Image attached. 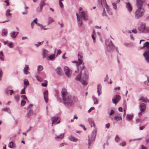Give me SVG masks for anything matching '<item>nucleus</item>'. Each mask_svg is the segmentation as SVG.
<instances>
[{
    "mask_svg": "<svg viewBox=\"0 0 149 149\" xmlns=\"http://www.w3.org/2000/svg\"><path fill=\"white\" fill-rule=\"evenodd\" d=\"M63 99L65 106L67 108L71 107L78 100L77 97L71 95H68Z\"/></svg>",
    "mask_w": 149,
    "mask_h": 149,
    "instance_id": "obj_1",
    "label": "nucleus"
},
{
    "mask_svg": "<svg viewBox=\"0 0 149 149\" xmlns=\"http://www.w3.org/2000/svg\"><path fill=\"white\" fill-rule=\"evenodd\" d=\"M136 2L138 8L136 10L135 17L136 19H138L143 16L145 13V10L144 8H142L143 3L141 0H137Z\"/></svg>",
    "mask_w": 149,
    "mask_h": 149,
    "instance_id": "obj_2",
    "label": "nucleus"
},
{
    "mask_svg": "<svg viewBox=\"0 0 149 149\" xmlns=\"http://www.w3.org/2000/svg\"><path fill=\"white\" fill-rule=\"evenodd\" d=\"M146 47L147 49L145 51L143 54L146 62L149 63V42H146L143 45V46L141 49Z\"/></svg>",
    "mask_w": 149,
    "mask_h": 149,
    "instance_id": "obj_3",
    "label": "nucleus"
},
{
    "mask_svg": "<svg viewBox=\"0 0 149 149\" xmlns=\"http://www.w3.org/2000/svg\"><path fill=\"white\" fill-rule=\"evenodd\" d=\"M97 129L95 128L93 131L91 136L88 137V145L89 146L95 139L97 132Z\"/></svg>",
    "mask_w": 149,
    "mask_h": 149,
    "instance_id": "obj_4",
    "label": "nucleus"
},
{
    "mask_svg": "<svg viewBox=\"0 0 149 149\" xmlns=\"http://www.w3.org/2000/svg\"><path fill=\"white\" fill-rule=\"evenodd\" d=\"M139 29L141 33H147L149 31V28H146V24L144 23L141 24Z\"/></svg>",
    "mask_w": 149,
    "mask_h": 149,
    "instance_id": "obj_5",
    "label": "nucleus"
},
{
    "mask_svg": "<svg viewBox=\"0 0 149 149\" xmlns=\"http://www.w3.org/2000/svg\"><path fill=\"white\" fill-rule=\"evenodd\" d=\"M101 4L103 7H104L106 8L108 13L110 15H112V13L110 11L109 6L107 4L106 0H103L102 1Z\"/></svg>",
    "mask_w": 149,
    "mask_h": 149,
    "instance_id": "obj_6",
    "label": "nucleus"
},
{
    "mask_svg": "<svg viewBox=\"0 0 149 149\" xmlns=\"http://www.w3.org/2000/svg\"><path fill=\"white\" fill-rule=\"evenodd\" d=\"M77 17V15L81 19H83L84 20H88V16L87 14L84 12L83 11L80 12L79 15L78 13H76Z\"/></svg>",
    "mask_w": 149,
    "mask_h": 149,
    "instance_id": "obj_7",
    "label": "nucleus"
},
{
    "mask_svg": "<svg viewBox=\"0 0 149 149\" xmlns=\"http://www.w3.org/2000/svg\"><path fill=\"white\" fill-rule=\"evenodd\" d=\"M64 71L65 74L68 77H70L71 76L72 71V70L68 67L65 66L64 68Z\"/></svg>",
    "mask_w": 149,
    "mask_h": 149,
    "instance_id": "obj_8",
    "label": "nucleus"
},
{
    "mask_svg": "<svg viewBox=\"0 0 149 149\" xmlns=\"http://www.w3.org/2000/svg\"><path fill=\"white\" fill-rule=\"evenodd\" d=\"M121 97L120 95H116L112 99L113 103L115 104L116 105L117 103L119 101Z\"/></svg>",
    "mask_w": 149,
    "mask_h": 149,
    "instance_id": "obj_9",
    "label": "nucleus"
},
{
    "mask_svg": "<svg viewBox=\"0 0 149 149\" xmlns=\"http://www.w3.org/2000/svg\"><path fill=\"white\" fill-rule=\"evenodd\" d=\"M106 45L107 48L108 49V47H109L111 49H113L114 47L113 43L111 41H109L108 40H107L106 42Z\"/></svg>",
    "mask_w": 149,
    "mask_h": 149,
    "instance_id": "obj_10",
    "label": "nucleus"
},
{
    "mask_svg": "<svg viewBox=\"0 0 149 149\" xmlns=\"http://www.w3.org/2000/svg\"><path fill=\"white\" fill-rule=\"evenodd\" d=\"M78 60L79 64H81L83 62V54L81 52H79L78 54Z\"/></svg>",
    "mask_w": 149,
    "mask_h": 149,
    "instance_id": "obj_11",
    "label": "nucleus"
},
{
    "mask_svg": "<svg viewBox=\"0 0 149 149\" xmlns=\"http://www.w3.org/2000/svg\"><path fill=\"white\" fill-rule=\"evenodd\" d=\"M52 125H56L60 123V119L59 118L54 117L52 119Z\"/></svg>",
    "mask_w": 149,
    "mask_h": 149,
    "instance_id": "obj_12",
    "label": "nucleus"
},
{
    "mask_svg": "<svg viewBox=\"0 0 149 149\" xmlns=\"http://www.w3.org/2000/svg\"><path fill=\"white\" fill-rule=\"evenodd\" d=\"M139 107L141 112H143L145 111L146 109V104L144 103H142L140 104Z\"/></svg>",
    "mask_w": 149,
    "mask_h": 149,
    "instance_id": "obj_13",
    "label": "nucleus"
},
{
    "mask_svg": "<svg viewBox=\"0 0 149 149\" xmlns=\"http://www.w3.org/2000/svg\"><path fill=\"white\" fill-rule=\"evenodd\" d=\"M44 99L46 103L48 102V92L47 90H46L43 93Z\"/></svg>",
    "mask_w": 149,
    "mask_h": 149,
    "instance_id": "obj_14",
    "label": "nucleus"
},
{
    "mask_svg": "<svg viewBox=\"0 0 149 149\" xmlns=\"http://www.w3.org/2000/svg\"><path fill=\"white\" fill-rule=\"evenodd\" d=\"M45 0H42L40 4V8L38 9V11L41 12L42 9V7L45 5Z\"/></svg>",
    "mask_w": 149,
    "mask_h": 149,
    "instance_id": "obj_15",
    "label": "nucleus"
},
{
    "mask_svg": "<svg viewBox=\"0 0 149 149\" xmlns=\"http://www.w3.org/2000/svg\"><path fill=\"white\" fill-rule=\"evenodd\" d=\"M61 93L63 99L66 97L68 95V93L66 90L65 88H63L62 89Z\"/></svg>",
    "mask_w": 149,
    "mask_h": 149,
    "instance_id": "obj_16",
    "label": "nucleus"
},
{
    "mask_svg": "<svg viewBox=\"0 0 149 149\" xmlns=\"http://www.w3.org/2000/svg\"><path fill=\"white\" fill-rule=\"evenodd\" d=\"M126 7L129 12H131L132 10V7L131 4L129 2L126 3Z\"/></svg>",
    "mask_w": 149,
    "mask_h": 149,
    "instance_id": "obj_17",
    "label": "nucleus"
},
{
    "mask_svg": "<svg viewBox=\"0 0 149 149\" xmlns=\"http://www.w3.org/2000/svg\"><path fill=\"white\" fill-rule=\"evenodd\" d=\"M18 33L19 32H16L15 31H13L11 32L10 33V35L11 37L13 38H16Z\"/></svg>",
    "mask_w": 149,
    "mask_h": 149,
    "instance_id": "obj_18",
    "label": "nucleus"
},
{
    "mask_svg": "<svg viewBox=\"0 0 149 149\" xmlns=\"http://www.w3.org/2000/svg\"><path fill=\"white\" fill-rule=\"evenodd\" d=\"M88 122L89 124L91 125V127H92V125H93V127H95V123L94 121L91 118H89L88 119Z\"/></svg>",
    "mask_w": 149,
    "mask_h": 149,
    "instance_id": "obj_19",
    "label": "nucleus"
},
{
    "mask_svg": "<svg viewBox=\"0 0 149 149\" xmlns=\"http://www.w3.org/2000/svg\"><path fill=\"white\" fill-rule=\"evenodd\" d=\"M77 19L78 26H81L82 24V19H81V18L77 15Z\"/></svg>",
    "mask_w": 149,
    "mask_h": 149,
    "instance_id": "obj_20",
    "label": "nucleus"
},
{
    "mask_svg": "<svg viewBox=\"0 0 149 149\" xmlns=\"http://www.w3.org/2000/svg\"><path fill=\"white\" fill-rule=\"evenodd\" d=\"M29 69V68L28 65H25V67L24 68V73L26 74H28L29 73V72L27 71Z\"/></svg>",
    "mask_w": 149,
    "mask_h": 149,
    "instance_id": "obj_21",
    "label": "nucleus"
},
{
    "mask_svg": "<svg viewBox=\"0 0 149 149\" xmlns=\"http://www.w3.org/2000/svg\"><path fill=\"white\" fill-rule=\"evenodd\" d=\"M68 138L70 140L75 142H77L78 140V139L72 136H70L68 137Z\"/></svg>",
    "mask_w": 149,
    "mask_h": 149,
    "instance_id": "obj_22",
    "label": "nucleus"
},
{
    "mask_svg": "<svg viewBox=\"0 0 149 149\" xmlns=\"http://www.w3.org/2000/svg\"><path fill=\"white\" fill-rule=\"evenodd\" d=\"M102 90V86L100 84H98L97 86V91L98 93V96H99L101 94V92Z\"/></svg>",
    "mask_w": 149,
    "mask_h": 149,
    "instance_id": "obj_23",
    "label": "nucleus"
},
{
    "mask_svg": "<svg viewBox=\"0 0 149 149\" xmlns=\"http://www.w3.org/2000/svg\"><path fill=\"white\" fill-rule=\"evenodd\" d=\"M48 53V52L47 50L44 49L43 50L42 55L43 58L47 57Z\"/></svg>",
    "mask_w": 149,
    "mask_h": 149,
    "instance_id": "obj_24",
    "label": "nucleus"
},
{
    "mask_svg": "<svg viewBox=\"0 0 149 149\" xmlns=\"http://www.w3.org/2000/svg\"><path fill=\"white\" fill-rule=\"evenodd\" d=\"M56 73L59 75H61L62 74L61 72L62 69L59 67H58L55 70Z\"/></svg>",
    "mask_w": 149,
    "mask_h": 149,
    "instance_id": "obj_25",
    "label": "nucleus"
},
{
    "mask_svg": "<svg viewBox=\"0 0 149 149\" xmlns=\"http://www.w3.org/2000/svg\"><path fill=\"white\" fill-rule=\"evenodd\" d=\"M133 116L132 114H127L126 116V119L127 120L131 121L132 119Z\"/></svg>",
    "mask_w": 149,
    "mask_h": 149,
    "instance_id": "obj_26",
    "label": "nucleus"
},
{
    "mask_svg": "<svg viewBox=\"0 0 149 149\" xmlns=\"http://www.w3.org/2000/svg\"><path fill=\"white\" fill-rule=\"evenodd\" d=\"M2 111H3L7 112L9 114H11V111L9 107H5L2 109Z\"/></svg>",
    "mask_w": 149,
    "mask_h": 149,
    "instance_id": "obj_27",
    "label": "nucleus"
},
{
    "mask_svg": "<svg viewBox=\"0 0 149 149\" xmlns=\"http://www.w3.org/2000/svg\"><path fill=\"white\" fill-rule=\"evenodd\" d=\"M10 11L9 9H7L6 12V16L7 17H10L12 14L10 13Z\"/></svg>",
    "mask_w": 149,
    "mask_h": 149,
    "instance_id": "obj_28",
    "label": "nucleus"
},
{
    "mask_svg": "<svg viewBox=\"0 0 149 149\" xmlns=\"http://www.w3.org/2000/svg\"><path fill=\"white\" fill-rule=\"evenodd\" d=\"M7 30L6 29H4L2 30L1 35L2 36H5L7 35Z\"/></svg>",
    "mask_w": 149,
    "mask_h": 149,
    "instance_id": "obj_29",
    "label": "nucleus"
},
{
    "mask_svg": "<svg viewBox=\"0 0 149 149\" xmlns=\"http://www.w3.org/2000/svg\"><path fill=\"white\" fill-rule=\"evenodd\" d=\"M75 79L76 80H77L81 82V73H80L76 77Z\"/></svg>",
    "mask_w": 149,
    "mask_h": 149,
    "instance_id": "obj_30",
    "label": "nucleus"
},
{
    "mask_svg": "<svg viewBox=\"0 0 149 149\" xmlns=\"http://www.w3.org/2000/svg\"><path fill=\"white\" fill-rule=\"evenodd\" d=\"M114 119L116 121H118L121 120L122 118L120 116H116L114 117Z\"/></svg>",
    "mask_w": 149,
    "mask_h": 149,
    "instance_id": "obj_31",
    "label": "nucleus"
},
{
    "mask_svg": "<svg viewBox=\"0 0 149 149\" xmlns=\"http://www.w3.org/2000/svg\"><path fill=\"white\" fill-rule=\"evenodd\" d=\"M7 45L10 48H13L14 46V44L12 42H9Z\"/></svg>",
    "mask_w": 149,
    "mask_h": 149,
    "instance_id": "obj_32",
    "label": "nucleus"
},
{
    "mask_svg": "<svg viewBox=\"0 0 149 149\" xmlns=\"http://www.w3.org/2000/svg\"><path fill=\"white\" fill-rule=\"evenodd\" d=\"M8 147L10 148H14V144L13 142H10L8 144Z\"/></svg>",
    "mask_w": 149,
    "mask_h": 149,
    "instance_id": "obj_33",
    "label": "nucleus"
},
{
    "mask_svg": "<svg viewBox=\"0 0 149 149\" xmlns=\"http://www.w3.org/2000/svg\"><path fill=\"white\" fill-rule=\"evenodd\" d=\"M48 24H50L51 23L53 22L54 21V20L51 17H49L48 18Z\"/></svg>",
    "mask_w": 149,
    "mask_h": 149,
    "instance_id": "obj_34",
    "label": "nucleus"
},
{
    "mask_svg": "<svg viewBox=\"0 0 149 149\" xmlns=\"http://www.w3.org/2000/svg\"><path fill=\"white\" fill-rule=\"evenodd\" d=\"M55 54H52L49 57V59L51 60H53L55 59Z\"/></svg>",
    "mask_w": 149,
    "mask_h": 149,
    "instance_id": "obj_35",
    "label": "nucleus"
},
{
    "mask_svg": "<svg viewBox=\"0 0 149 149\" xmlns=\"http://www.w3.org/2000/svg\"><path fill=\"white\" fill-rule=\"evenodd\" d=\"M42 86L43 87H46L47 85V81L46 80H45L43 83L41 84Z\"/></svg>",
    "mask_w": 149,
    "mask_h": 149,
    "instance_id": "obj_36",
    "label": "nucleus"
},
{
    "mask_svg": "<svg viewBox=\"0 0 149 149\" xmlns=\"http://www.w3.org/2000/svg\"><path fill=\"white\" fill-rule=\"evenodd\" d=\"M93 100L94 104H97L98 103V100L97 98L94 96L93 97Z\"/></svg>",
    "mask_w": 149,
    "mask_h": 149,
    "instance_id": "obj_37",
    "label": "nucleus"
},
{
    "mask_svg": "<svg viewBox=\"0 0 149 149\" xmlns=\"http://www.w3.org/2000/svg\"><path fill=\"white\" fill-rule=\"evenodd\" d=\"M43 42H44V41H42L41 42H38L35 45V46L36 47H38L39 46H40V45H42L43 44Z\"/></svg>",
    "mask_w": 149,
    "mask_h": 149,
    "instance_id": "obj_38",
    "label": "nucleus"
},
{
    "mask_svg": "<svg viewBox=\"0 0 149 149\" xmlns=\"http://www.w3.org/2000/svg\"><path fill=\"white\" fill-rule=\"evenodd\" d=\"M0 59L2 61L4 60L3 54L1 51L0 52Z\"/></svg>",
    "mask_w": 149,
    "mask_h": 149,
    "instance_id": "obj_39",
    "label": "nucleus"
},
{
    "mask_svg": "<svg viewBox=\"0 0 149 149\" xmlns=\"http://www.w3.org/2000/svg\"><path fill=\"white\" fill-rule=\"evenodd\" d=\"M24 83L25 86H28L29 85V83L28 81L26 79H25L24 80Z\"/></svg>",
    "mask_w": 149,
    "mask_h": 149,
    "instance_id": "obj_40",
    "label": "nucleus"
},
{
    "mask_svg": "<svg viewBox=\"0 0 149 149\" xmlns=\"http://www.w3.org/2000/svg\"><path fill=\"white\" fill-rule=\"evenodd\" d=\"M25 5V11L24 12H22V14L23 15H26L28 13V11L27 10V9L28 8V7L26 6L25 4H24Z\"/></svg>",
    "mask_w": 149,
    "mask_h": 149,
    "instance_id": "obj_41",
    "label": "nucleus"
},
{
    "mask_svg": "<svg viewBox=\"0 0 149 149\" xmlns=\"http://www.w3.org/2000/svg\"><path fill=\"white\" fill-rule=\"evenodd\" d=\"M64 134H61L58 136H56L55 137V139H62L63 137Z\"/></svg>",
    "mask_w": 149,
    "mask_h": 149,
    "instance_id": "obj_42",
    "label": "nucleus"
},
{
    "mask_svg": "<svg viewBox=\"0 0 149 149\" xmlns=\"http://www.w3.org/2000/svg\"><path fill=\"white\" fill-rule=\"evenodd\" d=\"M43 69V67L41 65H39L38 66L37 70L38 71H41Z\"/></svg>",
    "mask_w": 149,
    "mask_h": 149,
    "instance_id": "obj_43",
    "label": "nucleus"
},
{
    "mask_svg": "<svg viewBox=\"0 0 149 149\" xmlns=\"http://www.w3.org/2000/svg\"><path fill=\"white\" fill-rule=\"evenodd\" d=\"M148 99L144 97H142L140 98V100H141L142 102H146L148 100Z\"/></svg>",
    "mask_w": 149,
    "mask_h": 149,
    "instance_id": "obj_44",
    "label": "nucleus"
},
{
    "mask_svg": "<svg viewBox=\"0 0 149 149\" xmlns=\"http://www.w3.org/2000/svg\"><path fill=\"white\" fill-rule=\"evenodd\" d=\"M115 141L117 142H118L120 140V138L118 135H116L115 137Z\"/></svg>",
    "mask_w": 149,
    "mask_h": 149,
    "instance_id": "obj_45",
    "label": "nucleus"
},
{
    "mask_svg": "<svg viewBox=\"0 0 149 149\" xmlns=\"http://www.w3.org/2000/svg\"><path fill=\"white\" fill-rule=\"evenodd\" d=\"M26 103V101L23 100H22L21 103V106L23 107L24 106Z\"/></svg>",
    "mask_w": 149,
    "mask_h": 149,
    "instance_id": "obj_46",
    "label": "nucleus"
},
{
    "mask_svg": "<svg viewBox=\"0 0 149 149\" xmlns=\"http://www.w3.org/2000/svg\"><path fill=\"white\" fill-rule=\"evenodd\" d=\"M102 15L103 16H107V15L106 14L105 10L104 8H103V13H102Z\"/></svg>",
    "mask_w": 149,
    "mask_h": 149,
    "instance_id": "obj_47",
    "label": "nucleus"
},
{
    "mask_svg": "<svg viewBox=\"0 0 149 149\" xmlns=\"http://www.w3.org/2000/svg\"><path fill=\"white\" fill-rule=\"evenodd\" d=\"M144 83L145 85L149 86V78L147 80L145 81Z\"/></svg>",
    "mask_w": 149,
    "mask_h": 149,
    "instance_id": "obj_48",
    "label": "nucleus"
},
{
    "mask_svg": "<svg viewBox=\"0 0 149 149\" xmlns=\"http://www.w3.org/2000/svg\"><path fill=\"white\" fill-rule=\"evenodd\" d=\"M33 112L32 110H30L27 113V115L29 117L31 115H32L33 114Z\"/></svg>",
    "mask_w": 149,
    "mask_h": 149,
    "instance_id": "obj_49",
    "label": "nucleus"
},
{
    "mask_svg": "<svg viewBox=\"0 0 149 149\" xmlns=\"http://www.w3.org/2000/svg\"><path fill=\"white\" fill-rule=\"evenodd\" d=\"M81 82L82 83V84L83 85H84V86L86 85L87 84V83L86 81L85 80H83V81H82L81 80Z\"/></svg>",
    "mask_w": 149,
    "mask_h": 149,
    "instance_id": "obj_50",
    "label": "nucleus"
},
{
    "mask_svg": "<svg viewBox=\"0 0 149 149\" xmlns=\"http://www.w3.org/2000/svg\"><path fill=\"white\" fill-rule=\"evenodd\" d=\"M112 5L113 6V8L114 9L116 10L117 8V5H116V3H113Z\"/></svg>",
    "mask_w": 149,
    "mask_h": 149,
    "instance_id": "obj_51",
    "label": "nucleus"
},
{
    "mask_svg": "<svg viewBox=\"0 0 149 149\" xmlns=\"http://www.w3.org/2000/svg\"><path fill=\"white\" fill-rule=\"evenodd\" d=\"M119 145L123 146H125L126 145V143L125 141H123L119 144Z\"/></svg>",
    "mask_w": 149,
    "mask_h": 149,
    "instance_id": "obj_52",
    "label": "nucleus"
},
{
    "mask_svg": "<svg viewBox=\"0 0 149 149\" xmlns=\"http://www.w3.org/2000/svg\"><path fill=\"white\" fill-rule=\"evenodd\" d=\"M73 63H77V68H78V70H79V66L81 64H79V62L78 63V62L77 61H74L73 62Z\"/></svg>",
    "mask_w": 149,
    "mask_h": 149,
    "instance_id": "obj_53",
    "label": "nucleus"
},
{
    "mask_svg": "<svg viewBox=\"0 0 149 149\" xmlns=\"http://www.w3.org/2000/svg\"><path fill=\"white\" fill-rule=\"evenodd\" d=\"M88 74L87 73H86L85 74V75L84 77V78L86 79H88Z\"/></svg>",
    "mask_w": 149,
    "mask_h": 149,
    "instance_id": "obj_54",
    "label": "nucleus"
},
{
    "mask_svg": "<svg viewBox=\"0 0 149 149\" xmlns=\"http://www.w3.org/2000/svg\"><path fill=\"white\" fill-rule=\"evenodd\" d=\"M15 99L16 100H18L19 99V96L18 95H15L14 96Z\"/></svg>",
    "mask_w": 149,
    "mask_h": 149,
    "instance_id": "obj_55",
    "label": "nucleus"
},
{
    "mask_svg": "<svg viewBox=\"0 0 149 149\" xmlns=\"http://www.w3.org/2000/svg\"><path fill=\"white\" fill-rule=\"evenodd\" d=\"M92 37L93 39V42L95 43V42L96 40L95 36L93 34H92Z\"/></svg>",
    "mask_w": 149,
    "mask_h": 149,
    "instance_id": "obj_56",
    "label": "nucleus"
},
{
    "mask_svg": "<svg viewBox=\"0 0 149 149\" xmlns=\"http://www.w3.org/2000/svg\"><path fill=\"white\" fill-rule=\"evenodd\" d=\"M67 144L65 143H62L59 144V147H61L65 145H66Z\"/></svg>",
    "mask_w": 149,
    "mask_h": 149,
    "instance_id": "obj_57",
    "label": "nucleus"
},
{
    "mask_svg": "<svg viewBox=\"0 0 149 149\" xmlns=\"http://www.w3.org/2000/svg\"><path fill=\"white\" fill-rule=\"evenodd\" d=\"M4 2L6 3V5L7 6H8L10 4L8 2V0H5Z\"/></svg>",
    "mask_w": 149,
    "mask_h": 149,
    "instance_id": "obj_58",
    "label": "nucleus"
},
{
    "mask_svg": "<svg viewBox=\"0 0 149 149\" xmlns=\"http://www.w3.org/2000/svg\"><path fill=\"white\" fill-rule=\"evenodd\" d=\"M109 79V77L108 75H107L105 78L104 80L105 82L108 81Z\"/></svg>",
    "mask_w": 149,
    "mask_h": 149,
    "instance_id": "obj_59",
    "label": "nucleus"
},
{
    "mask_svg": "<svg viewBox=\"0 0 149 149\" xmlns=\"http://www.w3.org/2000/svg\"><path fill=\"white\" fill-rule=\"evenodd\" d=\"M80 126L82 127L83 129H84V130H86V128H85L84 125H82V124H81L80 125Z\"/></svg>",
    "mask_w": 149,
    "mask_h": 149,
    "instance_id": "obj_60",
    "label": "nucleus"
},
{
    "mask_svg": "<svg viewBox=\"0 0 149 149\" xmlns=\"http://www.w3.org/2000/svg\"><path fill=\"white\" fill-rule=\"evenodd\" d=\"M25 93V90L23 89L22 90V91L20 92V94H24Z\"/></svg>",
    "mask_w": 149,
    "mask_h": 149,
    "instance_id": "obj_61",
    "label": "nucleus"
},
{
    "mask_svg": "<svg viewBox=\"0 0 149 149\" xmlns=\"http://www.w3.org/2000/svg\"><path fill=\"white\" fill-rule=\"evenodd\" d=\"M21 97L22 98H23V99H27V97H26V96L25 95H21Z\"/></svg>",
    "mask_w": 149,
    "mask_h": 149,
    "instance_id": "obj_62",
    "label": "nucleus"
},
{
    "mask_svg": "<svg viewBox=\"0 0 149 149\" xmlns=\"http://www.w3.org/2000/svg\"><path fill=\"white\" fill-rule=\"evenodd\" d=\"M59 4L60 7L61 8H63V5L62 2H61V1H59Z\"/></svg>",
    "mask_w": 149,
    "mask_h": 149,
    "instance_id": "obj_63",
    "label": "nucleus"
},
{
    "mask_svg": "<svg viewBox=\"0 0 149 149\" xmlns=\"http://www.w3.org/2000/svg\"><path fill=\"white\" fill-rule=\"evenodd\" d=\"M110 124L108 123L105 125V127L106 128H109L110 127Z\"/></svg>",
    "mask_w": 149,
    "mask_h": 149,
    "instance_id": "obj_64",
    "label": "nucleus"
}]
</instances>
